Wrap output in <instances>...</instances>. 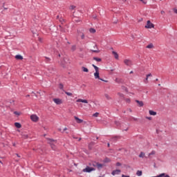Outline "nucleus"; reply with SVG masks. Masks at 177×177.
I'll return each instance as SVG.
<instances>
[{
	"instance_id": "nucleus-1",
	"label": "nucleus",
	"mask_w": 177,
	"mask_h": 177,
	"mask_svg": "<svg viewBox=\"0 0 177 177\" xmlns=\"http://www.w3.org/2000/svg\"><path fill=\"white\" fill-rule=\"evenodd\" d=\"M48 143L50 145L52 150H56V146H55L56 145V140L48 139Z\"/></svg>"
},
{
	"instance_id": "nucleus-2",
	"label": "nucleus",
	"mask_w": 177,
	"mask_h": 177,
	"mask_svg": "<svg viewBox=\"0 0 177 177\" xmlns=\"http://www.w3.org/2000/svg\"><path fill=\"white\" fill-rule=\"evenodd\" d=\"M124 63L125 66H128V67H131V66L133 65V62H132V60L128 59H124Z\"/></svg>"
},
{
	"instance_id": "nucleus-3",
	"label": "nucleus",
	"mask_w": 177,
	"mask_h": 177,
	"mask_svg": "<svg viewBox=\"0 0 177 177\" xmlns=\"http://www.w3.org/2000/svg\"><path fill=\"white\" fill-rule=\"evenodd\" d=\"M30 120L33 122H38V121H39V118L37 115L33 114V115H30Z\"/></svg>"
},
{
	"instance_id": "nucleus-4",
	"label": "nucleus",
	"mask_w": 177,
	"mask_h": 177,
	"mask_svg": "<svg viewBox=\"0 0 177 177\" xmlns=\"http://www.w3.org/2000/svg\"><path fill=\"white\" fill-rule=\"evenodd\" d=\"M145 28H154V24L150 21V20H148L147 21V24L145 26Z\"/></svg>"
},
{
	"instance_id": "nucleus-5",
	"label": "nucleus",
	"mask_w": 177,
	"mask_h": 177,
	"mask_svg": "<svg viewBox=\"0 0 177 177\" xmlns=\"http://www.w3.org/2000/svg\"><path fill=\"white\" fill-rule=\"evenodd\" d=\"M95 169L93 167H90L89 166H87L85 169H83V172H92V171H95Z\"/></svg>"
},
{
	"instance_id": "nucleus-6",
	"label": "nucleus",
	"mask_w": 177,
	"mask_h": 177,
	"mask_svg": "<svg viewBox=\"0 0 177 177\" xmlns=\"http://www.w3.org/2000/svg\"><path fill=\"white\" fill-rule=\"evenodd\" d=\"M61 66L64 68H67L68 67V62H66V59H64V61L61 63Z\"/></svg>"
},
{
	"instance_id": "nucleus-7",
	"label": "nucleus",
	"mask_w": 177,
	"mask_h": 177,
	"mask_svg": "<svg viewBox=\"0 0 177 177\" xmlns=\"http://www.w3.org/2000/svg\"><path fill=\"white\" fill-rule=\"evenodd\" d=\"M120 174L121 171L120 169H115L111 172V175H113V176H115V175H120Z\"/></svg>"
},
{
	"instance_id": "nucleus-8",
	"label": "nucleus",
	"mask_w": 177,
	"mask_h": 177,
	"mask_svg": "<svg viewBox=\"0 0 177 177\" xmlns=\"http://www.w3.org/2000/svg\"><path fill=\"white\" fill-rule=\"evenodd\" d=\"M53 100L55 104H62V103H63V101L59 98H54Z\"/></svg>"
},
{
	"instance_id": "nucleus-9",
	"label": "nucleus",
	"mask_w": 177,
	"mask_h": 177,
	"mask_svg": "<svg viewBox=\"0 0 177 177\" xmlns=\"http://www.w3.org/2000/svg\"><path fill=\"white\" fill-rule=\"evenodd\" d=\"M74 118L77 124H82V122H84V120L82 119H80L77 116H75Z\"/></svg>"
},
{
	"instance_id": "nucleus-10",
	"label": "nucleus",
	"mask_w": 177,
	"mask_h": 177,
	"mask_svg": "<svg viewBox=\"0 0 177 177\" xmlns=\"http://www.w3.org/2000/svg\"><path fill=\"white\" fill-rule=\"evenodd\" d=\"M94 77H95V80H100L101 81H104L100 78V76L99 75V72H95L94 73Z\"/></svg>"
},
{
	"instance_id": "nucleus-11",
	"label": "nucleus",
	"mask_w": 177,
	"mask_h": 177,
	"mask_svg": "<svg viewBox=\"0 0 177 177\" xmlns=\"http://www.w3.org/2000/svg\"><path fill=\"white\" fill-rule=\"evenodd\" d=\"M57 30H59L61 32H66V28L63 27L62 25L59 26V27L57 28Z\"/></svg>"
},
{
	"instance_id": "nucleus-12",
	"label": "nucleus",
	"mask_w": 177,
	"mask_h": 177,
	"mask_svg": "<svg viewBox=\"0 0 177 177\" xmlns=\"http://www.w3.org/2000/svg\"><path fill=\"white\" fill-rule=\"evenodd\" d=\"M115 82H116V84H122V82H124V80L122 78L117 77L115 80Z\"/></svg>"
},
{
	"instance_id": "nucleus-13",
	"label": "nucleus",
	"mask_w": 177,
	"mask_h": 177,
	"mask_svg": "<svg viewBox=\"0 0 177 177\" xmlns=\"http://www.w3.org/2000/svg\"><path fill=\"white\" fill-rule=\"evenodd\" d=\"M77 103H86L88 104V100H82V99H78L76 100Z\"/></svg>"
},
{
	"instance_id": "nucleus-14",
	"label": "nucleus",
	"mask_w": 177,
	"mask_h": 177,
	"mask_svg": "<svg viewBox=\"0 0 177 177\" xmlns=\"http://www.w3.org/2000/svg\"><path fill=\"white\" fill-rule=\"evenodd\" d=\"M136 102L138 104V105L139 106V107H143V106H144L143 101H139V100H136Z\"/></svg>"
},
{
	"instance_id": "nucleus-15",
	"label": "nucleus",
	"mask_w": 177,
	"mask_h": 177,
	"mask_svg": "<svg viewBox=\"0 0 177 177\" xmlns=\"http://www.w3.org/2000/svg\"><path fill=\"white\" fill-rule=\"evenodd\" d=\"M157 177H171L169 175L166 174L165 173H162L157 176Z\"/></svg>"
},
{
	"instance_id": "nucleus-16",
	"label": "nucleus",
	"mask_w": 177,
	"mask_h": 177,
	"mask_svg": "<svg viewBox=\"0 0 177 177\" xmlns=\"http://www.w3.org/2000/svg\"><path fill=\"white\" fill-rule=\"evenodd\" d=\"M112 54L113 55L115 59H116L117 60H118V57H119L118 53H117V52H115V51H113V52H112Z\"/></svg>"
},
{
	"instance_id": "nucleus-17",
	"label": "nucleus",
	"mask_w": 177,
	"mask_h": 177,
	"mask_svg": "<svg viewBox=\"0 0 177 177\" xmlns=\"http://www.w3.org/2000/svg\"><path fill=\"white\" fill-rule=\"evenodd\" d=\"M149 113L150 115H157V112L154 111L149 110Z\"/></svg>"
},
{
	"instance_id": "nucleus-18",
	"label": "nucleus",
	"mask_w": 177,
	"mask_h": 177,
	"mask_svg": "<svg viewBox=\"0 0 177 177\" xmlns=\"http://www.w3.org/2000/svg\"><path fill=\"white\" fill-rule=\"evenodd\" d=\"M15 59H17V60H23V56L21 55H17L15 56Z\"/></svg>"
},
{
	"instance_id": "nucleus-19",
	"label": "nucleus",
	"mask_w": 177,
	"mask_h": 177,
	"mask_svg": "<svg viewBox=\"0 0 177 177\" xmlns=\"http://www.w3.org/2000/svg\"><path fill=\"white\" fill-rule=\"evenodd\" d=\"M97 169H102V168H103V164H100V163L97 162Z\"/></svg>"
},
{
	"instance_id": "nucleus-20",
	"label": "nucleus",
	"mask_w": 177,
	"mask_h": 177,
	"mask_svg": "<svg viewBox=\"0 0 177 177\" xmlns=\"http://www.w3.org/2000/svg\"><path fill=\"white\" fill-rule=\"evenodd\" d=\"M82 71H84V73H89V70L84 66L82 67Z\"/></svg>"
},
{
	"instance_id": "nucleus-21",
	"label": "nucleus",
	"mask_w": 177,
	"mask_h": 177,
	"mask_svg": "<svg viewBox=\"0 0 177 177\" xmlns=\"http://www.w3.org/2000/svg\"><path fill=\"white\" fill-rule=\"evenodd\" d=\"M147 49H153L154 48V45L153 44H149L147 46Z\"/></svg>"
},
{
	"instance_id": "nucleus-22",
	"label": "nucleus",
	"mask_w": 177,
	"mask_h": 177,
	"mask_svg": "<svg viewBox=\"0 0 177 177\" xmlns=\"http://www.w3.org/2000/svg\"><path fill=\"white\" fill-rule=\"evenodd\" d=\"M15 125L16 128H21V124L19 122H15Z\"/></svg>"
},
{
	"instance_id": "nucleus-23",
	"label": "nucleus",
	"mask_w": 177,
	"mask_h": 177,
	"mask_svg": "<svg viewBox=\"0 0 177 177\" xmlns=\"http://www.w3.org/2000/svg\"><path fill=\"white\" fill-rule=\"evenodd\" d=\"M93 59H94L95 62H102V59L101 58L96 57H94L93 58Z\"/></svg>"
},
{
	"instance_id": "nucleus-24",
	"label": "nucleus",
	"mask_w": 177,
	"mask_h": 177,
	"mask_svg": "<svg viewBox=\"0 0 177 177\" xmlns=\"http://www.w3.org/2000/svg\"><path fill=\"white\" fill-rule=\"evenodd\" d=\"M92 66L95 68V73H99V68L97 66H96L95 64H92Z\"/></svg>"
},
{
	"instance_id": "nucleus-25",
	"label": "nucleus",
	"mask_w": 177,
	"mask_h": 177,
	"mask_svg": "<svg viewBox=\"0 0 177 177\" xmlns=\"http://www.w3.org/2000/svg\"><path fill=\"white\" fill-rule=\"evenodd\" d=\"M145 154L144 152H140L139 157H140V158H145Z\"/></svg>"
},
{
	"instance_id": "nucleus-26",
	"label": "nucleus",
	"mask_w": 177,
	"mask_h": 177,
	"mask_svg": "<svg viewBox=\"0 0 177 177\" xmlns=\"http://www.w3.org/2000/svg\"><path fill=\"white\" fill-rule=\"evenodd\" d=\"M104 96L107 100H111V97L109 94H104Z\"/></svg>"
},
{
	"instance_id": "nucleus-27",
	"label": "nucleus",
	"mask_w": 177,
	"mask_h": 177,
	"mask_svg": "<svg viewBox=\"0 0 177 177\" xmlns=\"http://www.w3.org/2000/svg\"><path fill=\"white\" fill-rule=\"evenodd\" d=\"M136 176H142V171H140V170L137 171Z\"/></svg>"
},
{
	"instance_id": "nucleus-28",
	"label": "nucleus",
	"mask_w": 177,
	"mask_h": 177,
	"mask_svg": "<svg viewBox=\"0 0 177 177\" xmlns=\"http://www.w3.org/2000/svg\"><path fill=\"white\" fill-rule=\"evenodd\" d=\"M90 32H91L92 34H95V32H96V30H95L94 28H90L89 29Z\"/></svg>"
},
{
	"instance_id": "nucleus-29",
	"label": "nucleus",
	"mask_w": 177,
	"mask_h": 177,
	"mask_svg": "<svg viewBox=\"0 0 177 177\" xmlns=\"http://www.w3.org/2000/svg\"><path fill=\"white\" fill-rule=\"evenodd\" d=\"M154 155H156V151H152L151 153H149V157Z\"/></svg>"
},
{
	"instance_id": "nucleus-30",
	"label": "nucleus",
	"mask_w": 177,
	"mask_h": 177,
	"mask_svg": "<svg viewBox=\"0 0 177 177\" xmlns=\"http://www.w3.org/2000/svg\"><path fill=\"white\" fill-rule=\"evenodd\" d=\"M22 138H23V139H28V135H27V134H22Z\"/></svg>"
},
{
	"instance_id": "nucleus-31",
	"label": "nucleus",
	"mask_w": 177,
	"mask_h": 177,
	"mask_svg": "<svg viewBox=\"0 0 177 177\" xmlns=\"http://www.w3.org/2000/svg\"><path fill=\"white\" fill-rule=\"evenodd\" d=\"M45 59H46L45 62H46V63H49V62H50V58H49V57H45Z\"/></svg>"
},
{
	"instance_id": "nucleus-32",
	"label": "nucleus",
	"mask_w": 177,
	"mask_h": 177,
	"mask_svg": "<svg viewBox=\"0 0 177 177\" xmlns=\"http://www.w3.org/2000/svg\"><path fill=\"white\" fill-rule=\"evenodd\" d=\"M66 95H67V96H73V93H70V92H65Z\"/></svg>"
},
{
	"instance_id": "nucleus-33",
	"label": "nucleus",
	"mask_w": 177,
	"mask_h": 177,
	"mask_svg": "<svg viewBox=\"0 0 177 177\" xmlns=\"http://www.w3.org/2000/svg\"><path fill=\"white\" fill-rule=\"evenodd\" d=\"M92 165H93V167H95L97 168V162H94L92 163Z\"/></svg>"
},
{
	"instance_id": "nucleus-34",
	"label": "nucleus",
	"mask_w": 177,
	"mask_h": 177,
	"mask_svg": "<svg viewBox=\"0 0 177 177\" xmlns=\"http://www.w3.org/2000/svg\"><path fill=\"white\" fill-rule=\"evenodd\" d=\"M118 96H120V97H124V94H122L121 93H118Z\"/></svg>"
},
{
	"instance_id": "nucleus-35",
	"label": "nucleus",
	"mask_w": 177,
	"mask_h": 177,
	"mask_svg": "<svg viewBox=\"0 0 177 177\" xmlns=\"http://www.w3.org/2000/svg\"><path fill=\"white\" fill-rule=\"evenodd\" d=\"M70 9L71 10H74V9H75V6H71Z\"/></svg>"
},
{
	"instance_id": "nucleus-36",
	"label": "nucleus",
	"mask_w": 177,
	"mask_h": 177,
	"mask_svg": "<svg viewBox=\"0 0 177 177\" xmlns=\"http://www.w3.org/2000/svg\"><path fill=\"white\" fill-rule=\"evenodd\" d=\"M110 159L109 158H105V160H104V162H110Z\"/></svg>"
},
{
	"instance_id": "nucleus-37",
	"label": "nucleus",
	"mask_w": 177,
	"mask_h": 177,
	"mask_svg": "<svg viewBox=\"0 0 177 177\" xmlns=\"http://www.w3.org/2000/svg\"><path fill=\"white\" fill-rule=\"evenodd\" d=\"M93 117H99V113H95L93 115Z\"/></svg>"
},
{
	"instance_id": "nucleus-38",
	"label": "nucleus",
	"mask_w": 177,
	"mask_h": 177,
	"mask_svg": "<svg viewBox=\"0 0 177 177\" xmlns=\"http://www.w3.org/2000/svg\"><path fill=\"white\" fill-rule=\"evenodd\" d=\"M140 2H142V3H144L145 5H146V3H147V1L146 0H140Z\"/></svg>"
},
{
	"instance_id": "nucleus-39",
	"label": "nucleus",
	"mask_w": 177,
	"mask_h": 177,
	"mask_svg": "<svg viewBox=\"0 0 177 177\" xmlns=\"http://www.w3.org/2000/svg\"><path fill=\"white\" fill-rule=\"evenodd\" d=\"M121 162H118L117 163H116V167H121Z\"/></svg>"
},
{
	"instance_id": "nucleus-40",
	"label": "nucleus",
	"mask_w": 177,
	"mask_h": 177,
	"mask_svg": "<svg viewBox=\"0 0 177 177\" xmlns=\"http://www.w3.org/2000/svg\"><path fill=\"white\" fill-rule=\"evenodd\" d=\"M14 114H15L16 115H20V113L17 111H15Z\"/></svg>"
},
{
	"instance_id": "nucleus-41",
	"label": "nucleus",
	"mask_w": 177,
	"mask_h": 177,
	"mask_svg": "<svg viewBox=\"0 0 177 177\" xmlns=\"http://www.w3.org/2000/svg\"><path fill=\"white\" fill-rule=\"evenodd\" d=\"M81 38L82 39H84V38H85V35H84V33L82 34Z\"/></svg>"
},
{
	"instance_id": "nucleus-42",
	"label": "nucleus",
	"mask_w": 177,
	"mask_h": 177,
	"mask_svg": "<svg viewBox=\"0 0 177 177\" xmlns=\"http://www.w3.org/2000/svg\"><path fill=\"white\" fill-rule=\"evenodd\" d=\"M147 81H149V77H147L145 80V84H147Z\"/></svg>"
},
{
	"instance_id": "nucleus-43",
	"label": "nucleus",
	"mask_w": 177,
	"mask_h": 177,
	"mask_svg": "<svg viewBox=\"0 0 177 177\" xmlns=\"http://www.w3.org/2000/svg\"><path fill=\"white\" fill-rule=\"evenodd\" d=\"M59 20L60 23H63V21H64V19H63L62 18H60Z\"/></svg>"
},
{
	"instance_id": "nucleus-44",
	"label": "nucleus",
	"mask_w": 177,
	"mask_h": 177,
	"mask_svg": "<svg viewBox=\"0 0 177 177\" xmlns=\"http://www.w3.org/2000/svg\"><path fill=\"white\" fill-rule=\"evenodd\" d=\"M160 13H161V15H165V11L161 10V11H160Z\"/></svg>"
},
{
	"instance_id": "nucleus-45",
	"label": "nucleus",
	"mask_w": 177,
	"mask_h": 177,
	"mask_svg": "<svg viewBox=\"0 0 177 177\" xmlns=\"http://www.w3.org/2000/svg\"><path fill=\"white\" fill-rule=\"evenodd\" d=\"M147 78H149V77H152L151 73H149V74L147 75Z\"/></svg>"
},
{
	"instance_id": "nucleus-46",
	"label": "nucleus",
	"mask_w": 177,
	"mask_h": 177,
	"mask_svg": "<svg viewBox=\"0 0 177 177\" xmlns=\"http://www.w3.org/2000/svg\"><path fill=\"white\" fill-rule=\"evenodd\" d=\"M115 124L118 127V125H120V122H115Z\"/></svg>"
},
{
	"instance_id": "nucleus-47",
	"label": "nucleus",
	"mask_w": 177,
	"mask_h": 177,
	"mask_svg": "<svg viewBox=\"0 0 177 177\" xmlns=\"http://www.w3.org/2000/svg\"><path fill=\"white\" fill-rule=\"evenodd\" d=\"M174 13H176V14H177V9H176V8H174Z\"/></svg>"
},
{
	"instance_id": "nucleus-48",
	"label": "nucleus",
	"mask_w": 177,
	"mask_h": 177,
	"mask_svg": "<svg viewBox=\"0 0 177 177\" xmlns=\"http://www.w3.org/2000/svg\"><path fill=\"white\" fill-rule=\"evenodd\" d=\"M62 88H63V84H60V85H59V88H60V89H62Z\"/></svg>"
},
{
	"instance_id": "nucleus-49",
	"label": "nucleus",
	"mask_w": 177,
	"mask_h": 177,
	"mask_svg": "<svg viewBox=\"0 0 177 177\" xmlns=\"http://www.w3.org/2000/svg\"><path fill=\"white\" fill-rule=\"evenodd\" d=\"M10 103L11 104H13V103H15V101H14V100H11V101L10 102Z\"/></svg>"
},
{
	"instance_id": "nucleus-50",
	"label": "nucleus",
	"mask_w": 177,
	"mask_h": 177,
	"mask_svg": "<svg viewBox=\"0 0 177 177\" xmlns=\"http://www.w3.org/2000/svg\"><path fill=\"white\" fill-rule=\"evenodd\" d=\"M147 120H151V117H147Z\"/></svg>"
},
{
	"instance_id": "nucleus-51",
	"label": "nucleus",
	"mask_w": 177,
	"mask_h": 177,
	"mask_svg": "<svg viewBox=\"0 0 177 177\" xmlns=\"http://www.w3.org/2000/svg\"><path fill=\"white\" fill-rule=\"evenodd\" d=\"M133 121H138V118H133Z\"/></svg>"
},
{
	"instance_id": "nucleus-52",
	"label": "nucleus",
	"mask_w": 177,
	"mask_h": 177,
	"mask_svg": "<svg viewBox=\"0 0 177 177\" xmlns=\"http://www.w3.org/2000/svg\"><path fill=\"white\" fill-rule=\"evenodd\" d=\"M93 52H95V53H99V51L97 50H93Z\"/></svg>"
},
{
	"instance_id": "nucleus-53",
	"label": "nucleus",
	"mask_w": 177,
	"mask_h": 177,
	"mask_svg": "<svg viewBox=\"0 0 177 177\" xmlns=\"http://www.w3.org/2000/svg\"><path fill=\"white\" fill-rule=\"evenodd\" d=\"M75 21H81V20H77V19H75Z\"/></svg>"
},
{
	"instance_id": "nucleus-54",
	"label": "nucleus",
	"mask_w": 177,
	"mask_h": 177,
	"mask_svg": "<svg viewBox=\"0 0 177 177\" xmlns=\"http://www.w3.org/2000/svg\"><path fill=\"white\" fill-rule=\"evenodd\" d=\"M16 156L19 158H20V156L18 153H16Z\"/></svg>"
},
{
	"instance_id": "nucleus-55",
	"label": "nucleus",
	"mask_w": 177,
	"mask_h": 177,
	"mask_svg": "<svg viewBox=\"0 0 177 177\" xmlns=\"http://www.w3.org/2000/svg\"><path fill=\"white\" fill-rule=\"evenodd\" d=\"M64 131H67V127H65V128L64 129Z\"/></svg>"
},
{
	"instance_id": "nucleus-56",
	"label": "nucleus",
	"mask_w": 177,
	"mask_h": 177,
	"mask_svg": "<svg viewBox=\"0 0 177 177\" xmlns=\"http://www.w3.org/2000/svg\"><path fill=\"white\" fill-rule=\"evenodd\" d=\"M130 74H133V71H131L130 72Z\"/></svg>"
},
{
	"instance_id": "nucleus-57",
	"label": "nucleus",
	"mask_w": 177,
	"mask_h": 177,
	"mask_svg": "<svg viewBox=\"0 0 177 177\" xmlns=\"http://www.w3.org/2000/svg\"><path fill=\"white\" fill-rule=\"evenodd\" d=\"M127 102H131V100H127Z\"/></svg>"
},
{
	"instance_id": "nucleus-58",
	"label": "nucleus",
	"mask_w": 177,
	"mask_h": 177,
	"mask_svg": "<svg viewBox=\"0 0 177 177\" xmlns=\"http://www.w3.org/2000/svg\"><path fill=\"white\" fill-rule=\"evenodd\" d=\"M0 164H3V163H2V161H1V160H0Z\"/></svg>"
},
{
	"instance_id": "nucleus-59",
	"label": "nucleus",
	"mask_w": 177,
	"mask_h": 177,
	"mask_svg": "<svg viewBox=\"0 0 177 177\" xmlns=\"http://www.w3.org/2000/svg\"><path fill=\"white\" fill-rule=\"evenodd\" d=\"M57 19H59V16H57Z\"/></svg>"
},
{
	"instance_id": "nucleus-60",
	"label": "nucleus",
	"mask_w": 177,
	"mask_h": 177,
	"mask_svg": "<svg viewBox=\"0 0 177 177\" xmlns=\"http://www.w3.org/2000/svg\"><path fill=\"white\" fill-rule=\"evenodd\" d=\"M156 81H158V79H156Z\"/></svg>"
},
{
	"instance_id": "nucleus-61",
	"label": "nucleus",
	"mask_w": 177,
	"mask_h": 177,
	"mask_svg": "<svg viewBox=\"0 0 177 177\" xmlns=\"http://www.w3.org/2000/svg\"><path fill=\"white\" fill-rule=\"evenodd\" d=\"M55 71V69L54 68H53V71Z\"/></svg>"
},
{
	"instance_id": "nucleus-62",
	"label": "nucleus",
	"mask_w": 177,
	"mask_h": 177,
	"mask_svg": "<svg viewBox=\"0 0 177 177\" xmlns=\"http://www.w3.org/2000/svg\"><path fill=\"white\" fill-rule=\"evenodd\" d=\"M108 146H110V144H108Z\"/></svg>"
},
{
	"instance_id": "nucleus-63",
	"label": "nucleus",
	"mask_w": 177,
	"mask_h": 177,
	"mask_svg": "<svg viewBox=\"0 0 177 177\" xmlns=\"http://www.w3.org/2000/svg\"><path fill=\"white\" fill-rule=\"evenodd\" d=\"M79 140H81V138H80Z\"/></svg>"
},
{
	"instance_id": "nucleus-64",
	"label": "nucleus",
	"mask_w": 177,
	"mask_h": 177,
	"mask_svg": "<svg viewBox=\"0 0 177 177\" xmlns=\"http://www.w3.org/2000/svg\"><path fill=\"white\" fill-rule=\"evenodd\" d=\"M160 85H161V84H158L159 86H160Z\"/></svg>"
}]
</instances>
